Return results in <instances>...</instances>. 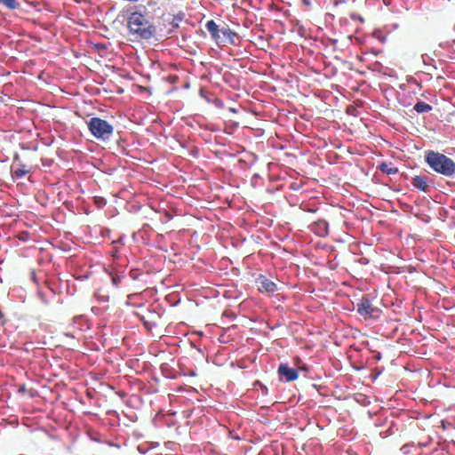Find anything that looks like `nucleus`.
Here are the masks:
<instances>
[{
	"instance_id": "nucleus-10",
	"label": "nucleus",
	"mask_w": 455,
	"mask_h": 455,
	"mask_svg": "<svg viewBox=\"0 0 455 455\" xmlns=\"http://www.w3.org/2000/svg\"><path fill=\"white\" fill-rule=\"evenodd\" d=\"M378 169L387 175L396 174L398 172V168L395 167L391 163L383 162L378 166Z\"/></svg>"
},
{
	"instance_id": "nucleus-4",
	"label": "nucleus",
	"mask_w": 455,
	"mask_h": 455,
	"mask_svg": "<svg viewBox=\"0 0 455 455\" xmlns=\"http://www.w3.org/2000/svg\"><path fill=\"white\" fill-rule=\"evenodd\" d=\"M87 124L92 134L99 140H108L114 132V127L108 121L100 117H92Z\"/></svg>"
},
{
	"instance_id": "nucleus-16",
	"label": "nucleus",
	"mask_w": 455,
	"mask_h": 455,
	"mask_svg": "<svg viewBox=\"0 0 455 455\" xmlns=\"http://www.w3.org/2000/svg\"><path fill=\"white\" fill-rule=\"evenodd\" d=\"M121 282V277L120 276H113L112 277V283L115 284V285H118V283Z\"/></svg>"
},
{
	"instance_id": "nucleus-5",
	"label": "nucleus",
	"mask_w": 455,
	"mask_h": 455,
	"mask_svg": "<svg viewBox=\"0 0 455 455\" xmlns=\"http://www.w3.org/2000/svg\"><path fill=\"white\" fill-rule=\"evenodd\" d=\"M358 314L364 319L378 318L381 310L374 307L369 298V295H363L356 305Z\"/></svg>"
},
{
	"instance_id": "nucleus-12",
	"label": "nucleus",
	"mask_w": 455,
	"mask_h": 455,
	"mask_svg": "<svg viewBox=\"0 0 455 455\" xmlns=\"http://www.w3.org/2000/svg\"><path fill=\"white\" fill-rule=\"evenodd\" d=\"M0 4L4 5L9 10L19 9L20 5L17 0H0Z\"/></svg>"
},
{
	"instance_id": "nucleus-11",
	"label": "nucleus",
	"mask_w": 455,
	"mask_h": 455,
	"mask_svg": "<svg viewBox=\"0 0 455 455\" xmlns=\"http://www.w3.org/2000/svg\"><path fill=\"white\" fill-rule=\"evenodd\" d=\"M414 110L418 113H426V112H429L432 110V106L429 105L428 103H426L424 101H418L415 105H414Z\"/></svg>"
},
{
	"instance_id": "nucleus-1",
	"label": "nucleus",
	"mask_w": 455,
	"mask_h": 455,
	"mask_svg": "<svg viewBox=\"0 0 455 455\" xmlns=\"http://www.w3.org/2000/svg\"><path fill=\"white\" fill-rule=\"evenodd\" d=\"M127 28L132 41H148L156 36V27L141 12H132L127 19Z\"/></svg>"
},
{
	"instance_id": "nucleus-13",
	"label": "nucleus",
	"mask_w": 455,
	"mask_h": 455,
	"mask_svg": "<svg viewBox=\"0 0 455 455\" xmlns=\"http://www.w3.org/2000/svg\"><path fill=\"white\" fill-rule=\"evenodd\" d=\"M28 172H29V170L27 168V166L25 164H20L19 167H17L13 170V175L16 178H22Z\"/></svg>"
},
{
	"instance_id": "nucleus-7",
	"label": "nucleus",
	"mask_w": 455,
	"mask_h": 455,
	"mask_svg": "<svg viewBox=\"0 0 455 455\" xmlns=\"http://www.w3.org/2000/svg\"><path fill=\"white\" fill-rule=\"evenodd\" d=\"M256 282L259 284V291L260 292L274 293L277 291V284L262 275L257 278Z\"/></svg>"
},
{
	"instance_id": "nucleus-3",
	"label": "nucleus",
	"mask_w": 455,
	"mask_h": 455,
	"mask_svg": "<svg viewBox=\"0 0 455 455\" xmlns=\"http://www.w3.org/2000/svg\"><path fill=\"white\" fill-rule=\"evenodd\" d=\"M205 28L218 46H224L228 44H235V38L238 37V35L228 26L220 28L213 20H210L206 22Z\"/></svg>"
},
{
	"instance_id": "nucleus-9",
	"label": "nucleus",
	"mask_w": 455,
	"mask_h": 455,
	"mask_svg": "<svg viewBox=\"0 0 455 455\" xmlns=\"http://www.w3.org/2000/svg\"><path fill=\"white\" fill-rule=\"evenodd\" d=\"M412 186L425 193H428L430 191V186L427 183V178L420 175H417L411 180Z\"/></svg>"
},
{
	"instance_id": "nucleus-17",
	"label": "nucleus",
	"mask_w": 455,
	"mask_h": 455,
	"mask_svg": "<svg viewBox=\"0 0 455 455\" xmlns=\"http://www.w3.org/2000/svg\"><path fill=\"white\" fill-rule=\"evenodd\" d=\"M303 4L306 5V6H310V1L309 0H302Z\"/></svg>"
},
{
	"instance_id": "nucleus-8",
	"label": "nucleus",
	"mask_w": 455,
	"mask_h": 455,
	"mask_svg": "<svg viewBox=\"0 0 455 455\" xmlns=\"http://www.w3.org/2000/svg\"><path fill=\"white\" fill-rule=\"evenodd\" d=\"M277 371L280 378H283L287 382L294 381L299 378L298 371L290 368L286 363H281Z\"/></svg>"
},
{
	"instance_id": "nucleus-2",
	"label": "nucleus",
	"mask_w": 455,
	"mask_h": 455,
	"mask_svg": "<svg viewBox=\"0 0 455 455\" xmlns=\"http://www.w3.org/2000/svg\"><path fill=\"white\" fill-rule=\"evenodd\" d=\"M425 162L434 172L443 176L451 178L455 175L454 161L442 153L434 150L426 151Z\"/></svg>"
},
{
	"instance_id": "nucleus-14",
	"label": "nucleus",
	"mask_w": 455,
	"mask_h": 455,
	"mask_svg": "<svg viewBox=\"0 0 455 455\" xmlns=\"http://www.w3.org/2000/svg\"><path fill=\"white\" fill-rule=\"evenodd\" d=\"M349 16L353 20H358L360 23L364 22V19L363 18V16L358 13L352 12V13H350Z\"/></svg>"
},
{
	"instance_id": "nucleus-6",
	"label": "nucleus",
	"mask_w": 455,
	"mask_h": 455,
	"mask_svg": "<svg viewBox=\"0 0 455 455\" xmlns=\"http://www.w3.org/2000/svg\"><path fill=\"white\" fill-rule=\"evenodd\" d=\"M308 228L311 232L320 237H325L329 234V225L325 220L319 219L309 225Z\"/></svg>"
},
{
	"instance_id": "nucleus-15",
	"label": "nucleus",
	"mask_w": 455,
	"mask_h": 455,
	"mask_svg": "<svg viewBox=\"0 0 455 455\" xmlns=\"http://www.w3.org/2000/svg\"><path fill=\"white\" fill-rule=\"evenodd\" d=\"M143 322H144V325L148 329V330H151L153 327H156V323L153 321H148V320H145L144 317L142 318Z\"/></svg>"
}]
</instances>
